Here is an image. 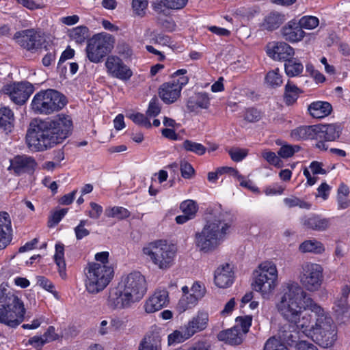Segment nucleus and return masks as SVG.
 Here are the masks:
<instances>
[{"label":"nucleus","mask_w":350,"mask_h":350,"mask_svg":"<svg viewBox=\"0 0 350 350\" xmlns=\"http://www.w3.org/2000/svg\"><path fill=\"white\" fill-rule=\"evenodd\" d=\"M275 308L278 314L291 325L293 331H280V336L290 345L302 334L323 348H329L337 340V328L329 312L316 302L295 281L282 286Z\"/></svg>","instance_id":"obj_1"},{"label":"nucleus","mask_w":350,"mask_h":350,"mask_svg":"<svg viewBox=\"0 0 350 350\" xmlns=\"http://www.w3.org/2000/svg\"><path fill=\"white\" fill-rule=\"evenodd\" d=\"M70 116L59 114L53 120H41L28 131L27 143L33 151H42L62 143L71 133Z\"/></svg>","instance_id":"obj_2"},{"label":"nucleus","mask_w":350,"mask_h":350,"mask_svg":"<svg viewBox=\"0 0 350 350\" xmlns=\"http://www.w3.org/2000/svg\"><path fill=\"white\" fill-rule=\"evenodd\" d=\"M232 223L233 217L227 212L220 211L207 217L202 229L195 234L196 248L203 253L214 251L230 233Z\"/></svg>","instance_id":"obj_3"},{"label":"nucleus","mask_w":350,"mask_h":350,"mask_svg":"<svg viewBox=\"0 0 350 350\" xmlns=\"http://www.w3.org/2000/svg\"><path fill=\"white\" fill-rule=\"evenodd\" d=\"M108 252H98L94 256L95 262L87 264L83 269L84 285L90 294L102 292L113 278L114 270L109 260Z\"/></svg>","instance_id":"obj_4"},{"label":"nucleus","mask_w":350,"mask_h":350,"mask_svg":"<svg viewBox=\"0 0 350 350\" xmlns=\"http://www.w3.org/2000/svg\"><path fill=\"white\" fill-rule=\"evenodd\" d=\"M26 309L22 299L7 283L0 284V323L16 328L25 319Z\"/></svg>","instance_id":"obj_5"},{"label":"nucleus","mask_w":350,"mask_h":350,"mask_svg":"<svg viewBox=\"0 0 350 350\" xmlns=\"http://www.w3.org/2000/svg\"><path fill=\"white\" fill-rule=\"evenodd\" d=\"M177 247L166 239H157L145 244L142 250L146 260L161 271L171 269L176 263Z\"/></svg>","instance_id":"obj_6"},{"label":"nucleus","mask_w":350,"mask_h":350,"mask_svg":"<svg viewBox=\"0 0 350 350\" xmlns=\"http://www.w3.org/2000/svg\"><path fill=\"white\" fill-rule=\"evenodd\" d=\"M252 289L264 299H269L278 286V271L271 260L260 262L252 273Z\"/></svg>","instance_id":"obj_7"},{"label":"nucleus","mask_w":350,"mask_h":350,"mask_svg":"<svg viewBox=\"0 0 350 350\" xmlns=\"http://www.w3.org/2000/svg\"><path fill=\"white\" fill-rule=\"evenodd\" d=\"M66 105L65 96L57 90L48 89L37 92L31 103V109L38 114L50 115Z\"/></svg>","instance_id":"obj_8"},{"label":"nucleus","mask_w":350,"mask_h":350,"mask_svg":"<svg viewBox=\"0 0 350 350\" xmlns=\"http://www.w3.org/2000/svg\"><path fill=\"white\" fill-rule=\"evenodd\" d=\"M115 39L109 33L94 36L86 46L88 59L92 63H99L114 47Z\"/></svg>","instance_id":"obj_9"},{"label":"nucleus","mask_w":350,"mask_h":350,"mask_svg":"<svg viewBox=\"0 0 350 350\" xmlns=\"http://www.w3.org/2000/svg\"><path fill=\"white\" fill-rule=\"evenodd\" d=\"M323 269L321 265L306 262L301 266L299 281L308 291H317L323 283Z\"/></svg>","instance_id":"obj_10"},{"label":"nucleus","mask_w":350,"mask_h":350,"mask_svg":"<svg viewBox=\"0 0 350 350\" xmlns=\"http://www.w3.org/2000/svg\"><path fill=\"white\" fill-rule=\"evenodd\" d=\"M119 287L139 301L147 292L146 278L139 271L131 272L121 279Z\"/></svg>","instance_id":"obj_11"},{"label":"nucleus","mask_w":350,"mask_h":350,"mask_svg":"<svg viewBox=\"0 0 350 350\" xmlns=\"http://www.w3.org/2000/svg\"><path fill=\"white\" fill-rule=\"evenodd\" d=\"M33 90V86L30 83L21 81L4 85L1 92L8 95L14 104L22 105L27 102Z\"/></svg>","instance_id":"obj_12"},{"label":"nucleus","mask_w":350,"mask_h":350,"mask_svg":"<svg viewBox=\"0 0 350 350\" xmlns=\"http://www.w3.org/2000/svg\"><path fill=\"white\" fill-rule=\"evenodd\" d=\"M187 77H181L179 79H172L163 83L159 89V95L166 104L174 103L180 96L183 88L188 83Z\"/></svg>","instance_id":"obj_13"},{"label":"nucleus","mask_w":350,"mask_h":350,"mask_svg":"<svg viewBox=\"0 0 350 350\" xmlns=\"http://www.w3.org/2000/svg\"><path fill=\"white\" fill-rule=\"evenodd\" d=\"M105 66L107 74L121 81H129L133 76V71L126 65L118 55H112L107 57Z\"/></svg>","instance_id":"obj_14"},{"label":"nucleus","mask_w":350,"mask_h":350,"mask_svg":"<svg viewBox=\"0 0 350 350\" xmlns=\"http://www.w3.org/2000/svg\"><path fill=\"white\" fill-rule=\"evenodd\" d=\"M13 39L21 47L29 51H36L42 45L41 36L34 29L17 31Z\"/></svg>","instance_id":"obj_15"},{"label":"nucleus","mask_w":350,"mask_h":350,"mask_svg":"<svg viewBox=\"0 0 350 350\" xmlns=\"http://www.w3.org/2000/svg\"><path fill=\"white\" fill-rule=\"evenodd\" d=\"M138 302L128 293L120 288L119 285L116 288L109 291L107 299V305L113 309H126L132 306L135 303Z\"/></svg>","instance_id":"obj_16"},{"label":"nucleus","mask_w":350,"mask_h":350,"mask_svg":"<svg viewBox=\"0 0 350 350\" xmlns=\"http://www.w3.org/2000/svg\"><path fill=\"white\" fill-rule=\"evenodd\" d=\"M169 303V294L165 289H157L144 301L143 308L147 314L154 313L166 307Z\"/></svg>","instance_id":"obj_17"},{"label":"nucleus","mask_w":350,"mask_h":350,"mask_svg":"<svg viewBox=\"0 0 350 350\" xmlns=\"http://www.w3.org/2000/svg\"><path fill=\"white\" fill-rule=\"evenodd\" d=\"M234 273L232 266L229 263L219 265L214 271V284L219 288H227L232 285Z\"/></svg>","instance_id":"obj_18"},{"label":"nucleus","mask_w":350,"mask_h":350,"mask_svg":"<svg viewBox=\"0 0 350 350\" xmlns=\"http://www.w3.org/2000/svg\"><path fill=\"white\" fill-rule=\"evenodd\" d=\"M209 323V314L206 310L199 309L185 325L193 336L198 332L205 330Z\"/></svg>","instance_id":"obj_19"},{"label":"nucleus","mask_w":350,"mask_h":350,"mask_svg":"<svg viewBox=\"0 0 350 350\" xmlns=\"http://www.w3.org/2000/svg\"><path fill=\"white\" fill-rule=\"evenodd\" d=\"M267 55L275 60H285L293 57L295 51L293 47L284 42H271L267 47Z\"/></svg>","instance_id":"obj_20"},{"label":"nucleus","mask_w":350,"mask_h":350,"mask_svg":"<svg viewBox=\"0 0 350 350\" xmlns=\"http://www.w3.org/2000/svg\"><path fill=\"white\" fill-rule=\"evenodd\" d=\"M281 32L282 37L291 43L300 42L306 36V32L301 29L295 19L288 21L282 28Z\"/></svg>","instance_id":"obj_21"},{"label":"nucleus","mask_w":350,"mask_h":350,"mask_svg":"<svg viewBox=\"0 0 350 350\" xmlns=\"http://www.w3.org/2000/svg\"><path fill=\"white\" fill-rule=\"evenodd\" d=\"M12 240V221L9 214L0 212V250L5 249Z\"/></svg>","instance_id":"obj_22"},{"label":"nucleus","mask_w":350,"mask_h":350,"mask_svg":"<svg viewBox=\"0 0 350 350\" xmlns=\"http://www.w3.org/2000/svg\"><path fill=\"white\" fill-rule=\"evenodd\" d=\"M340 131V126L335 124L316 125V139L333 142L339 137Z\"/></svg>","instance_id":"obj_23"},{"label":"nucleus","mask_w":350,"mask_h":350,"mask_svg":"<svg viewBox=\"0 0 350 350\" xmlns=\"http://www.w3.org/2000/svg\"><path fill=\"white\" fill-rule=\"evenodd\" d=\"M36 161L27 156H17L10 160L8 170L13 171L16 174L32 170L36 167Z\"/></svg>","instance_id":"obj_24"},{"label":"nucleus","mask_w":350,"mask_h":350,"mask_svg":"<svg viewBox=\"0 0 350 350\" xmlns=\"http://www.w3.org/2000/svg\"><path fill=\"white\" fill-rule=\"evenodd\" d=\"M350 293V283L344 284L341 288L342 297L335 304L337 315L344 321L350 319V306L347 304V297Z\"/></svg>","instance_id":"obj_25"},{"label":"nucleus","mask_w":350,"mask_h":350,"mask_svg":"<svg viewBox=\"0 0 350 350\" xmlns=\"http://www.w3.org/2000/svg\"><path fill=\"white\" fill-rule=\"evenodd\" d=\"M303 225L309 229L317 231L326 230L330 226V220L317 215H310L302 218Z\"/></svg>","instance_id":"obj_26"},{"label":"nucleus","mask_w":350,"mask_h":350,"mask_svg":"<svg viewBox=\"0 0 350 350\" xmlns=\"http://www.w3.org/2000/svg\"><path fill=\"white\" fill-rule=\"evenodd\" d=\"M243 333H241L237 327L222 330L217 334L219 340L224 342L230 345H239L242 343L244 339Z\"/></svg>","instance_id":"obj_27"},{"label":"nucleus","mask_w":350,"mask_h":350,"mask_svg":"<svg viewBox=\"0 0 350 350\" xmlns=\"http://www.w3.org/2000/svg\"><path fill=\"white\" fill-rule=\"evenodd\" d=\"M308 111L314 118L321 119L331 113L332 107L328 102L318 100L310 103L308 105Z\"/></svg>","instance_id":"obj_28"},{"label":"nucleus","mask_w":350,"mask_h":350,"mask_svg":"<svg viewBox=\"0 0 350 350\" xmlns=\"http://www.w3.org/2000/svg\"><path fill=\"white\" fill-rule=\"evenodd\" d=\"M181 291L183 295L176 305V310L179 313H183L193 308L199 302L191 295L189 288L187 286H183L181 288Z\"/></svg>","instance_id":"obj_29"},{"label":"nucleus","mask_w":350,"mask_h":350,"mask_svg":"<svg viewBox=\"0 0 350 350\" xmlns=\"http://www.w3.org/2000/svg\"><path fill=\"white\" fill-rule=\"evenodd\" d=\"M161 340L159 332L148 334L140 342L138 350H161Z\"/></svg>","instance_id":"obj_30"},{"label":"nucleus","mask_w":350,"mask_h":350,"mask_svg":"<svg viewBox=\"0 0 350 350\" xmlns=\"http://www.w3.org/2000/svg\"><path fill=\"white\" fill-rule=\"evenodd\" d=\"M322 163L314 161L310 163L308 168H305L303 174L307 179V183L312 186L317 181V178L314 176L317 174H325L326 170L323 167Z\"/></svg>","instance_id":"obj_31"},{"label":"nucleus","mask_w":350,"mask_h":350,"mask_svg":"<svg viewBox=\"0 0 350 350\" xmlns=\"http://www.w3.org/2000/svg\"><path fill=\"white\" fill-rule=\"evenodd\" d=\"M14 115L8 107L0 108V129L6 134L11 133L14 128Z\"/></svg>","instance_id":"obj_32"},{"label":"nucleus","mask_w":350,"mask_h":350,"mask_svg":"<svg viewBox=\"0 0 350 350\" xmlns=\"http://www.w3.org/2000/svg\"><path fill=\"white\" fill-rule=\"evenodd\" d=\"M316 125L301 126L291 131V137L296 141L316 139Z\"/></svg>","instance_id":"obj_33"},{"label":"nucleus","mask_w":350,"mask_h":350,"mask_svg":"<svg viewBox=\"0 0 350 350\" xmlns=\"http://www.w3.org/2000/svg\"><path fill=\"white\" fill-rule=\"evenodd\" d=\"M54 261L57 267L60 277L66 278V265L64 258V245L61 243L55 244V252L53 256Z\"/></svg>","instance_id":"obj_34"},{"label":"nucleus","mask_w":350,"mask_h":350,"mask_svg":"<svg viewBox=\"0 0 350 350\" xmlns=\"http://www.w3.org/2000/svg\"><path fill=\"white\" fill-rule=\"evenodd\" d=\"M210 105V98L208 94L206 92H198L194 96L189 98L187 106L192 110L195 107L201 109H207Z\"/></svg>","instance_id":"obj_35"},{"label":"nucleus","mask_w":350,"mask_h":350,"mask_svg":"<svg viewBox=\"0 0 350 350\" xmlns=\"http://www.w3.org/2000/svg\"><path fill=\"white\" fill-rule=\"evenodd\" d=\"M301 93L302 91L295 84L288 81L284 88V99L285 103L288 105L294 104Z\"/></svg>","instance_id":"obj_36"},{"label":"nucleus","mask_w":350,"mask_h":350,"mask_svg":"<svg viewBox=\"0 0 350 350\" xmlns=\"http://www.w3.org/2000/svg\"><path fill=\"white\" fill-rule=\"evenodd\" d=\"M285 20L284 14L271 12L265 18L262 25L266 29L273 30L278 28Z\"/></svg>","instance_id":"obj_37"},{"label":"nucleus","mask_w":350,"mask_h":350,"mask_svg":"<svg viewBox=\"0 0 350 350\" xmlns=\"http://www.w3.org/2000/svg\"><path fill=\"white\" fill-rule=\"evenodd\" d=\"M284 70L288 77H294L302 73L304 66L299 60L292 57L285 62Z\"/></svg>","instance_id":"obj_38"},{"label":"nucleus","mask_w":350,"mask_h":350,"mask_svg":"<svg viewBox=\"0 0 350 350\" xmlns=\"http://www.w3.org/2000/svg\"><path fill=\"white\" fill-rule=\"evenodd\" d=\"M299 250L302 253L321 254L325 251L322 243L316 239L306 240L299 245Z\"/></svg>","instance_id":"obj_39"},{"label":"nucleus","mask_w":350,"mask_h":350,"mask_svg":"<svg viewBox=\"0 0 350 350\" xmlns=\"http://www.w3.org/2000/svg\"><path fill=\"white\" fill-rule=\"evenodd\" d=\"M192 336L184 325L180 329H176L167 336L168 345L181 343L191 338Z\"/></svg>","instance_id":"obj_40"},{"label":"nucleus","mask_w":350,"mask_h":350,"mask_svg":"<svg viewBox=\"0 0 350 350\" xmlns=\"http://www.w3.org/2000/svg\"><path fill=\"white\" fill-rule=\"evenodd\" d=\"M68 36L77 44L83 43L88 37V29L83 25L68 29Z\"/></svg>","instance_id":"obj_41"},{"label":"nucleus","mask_w":350,"mask_h":350,"mask_svg":"<svg viewBox=\"0 0 350 350\" xmlns=\"http://www.w3.org/2000/svg\"><path fill=\"white\" fill-rule=\"evenodd\" d=\"M105 215L107 217L116 218L119 220L127 219L130 217V211L122 206H109L105 209Z\"/></svg>","instance_id":"obj_42"},{"label":"nucleus","mask_w":350,"mask_h":350,"mask_svg":"<svg viewBox=\"0 0 350 350\" xmlns=\"http://www.w3.org/2000/svg\"><path fill=\"white\" fill-rule=\"evenodd\" d=\"M265 83L271 88L280 87L283 82L282 76L278 68L270 70L265 76Z\"/></svg>","instance_id":"obj_43"},{"label":"nucleus","mask_w":350,"mask_h":350,"mask_svg":"<svg viewBox=\"0 0 350 350\" xmlns=\"http://www.w3.org/2000/svg\"><path fill=\"white\" fill-rule=\"evenodd\" d=\"M183 147L186 151L200 156L203 155L206 151V148L202 144L191 140H185L183 144Z\"/></svg>","instance_id":"obj_44"},{"label":"nucleus","mask_w":350,"mask_h":350,"mask_svg":"<svg viewBox=\"0 0 350 350\" xmlns=\"http://www.w3.org/2000/svg\"><path fill=\"white\" fill-rule=\"evenodd\" d=\"M301 29L312 30L319 25V20L317 17L313 16H302L297 21Z\"/></svg>","instance_id":"obj_45"},{"label":"nucleus","mask_w":350,"mask_h":350,"mask_svg":"<svg viewBox=\"0 0 350 350\" xmlns=\"http://www.w3.org/2000/svg\"><path fill=\"white\" fill-rule=\"evenodd\" d=\"M252 322V317L250 315L238 317L236 318V325L234 327H237V329H239L241 333H243V336H245L250 330Z\"/></svg>","instance_id":"obj_46"},{"label":"nucleus","mask_w":350,"mask_h":350,"mask_svg":"<svg viewBox=\"0 0 350 350\" xmlns=\"http://www.w3.org/2000/svg\"><path fill=\"white\" fill-rule=\"evenodd\" d=\"M180 208L183 213L193 219L196 215L198 206L193 200H187L180 204Z\"/></svg>","instance_id":"obj_47"},{"label":"nucleus","mask_w":350,"mask_h":350,"mask_svg":"<svg viewBox=\"0 0 350 350\" xmlns=\"http://www.w3.org/2000/svg\"><path fill=\"white\" fill-rule=\"evenodd\" d=\"M283 202L284 204L288 208L299 206V208H301L310 209L311 207L310 204L295 196L285 198L283 200Z\"/></svg>","instance_id":"obj_48"},{"label":"nucleus","mask_w":350,"mask_h":350,"mask_svg":"<svg viewBox=\"0 0 350 350\" xmlns=\"http://www.w3.org/2000/svg\"><path fill=\"white\" fill-rule=\"evenodd\" d=\"M261 154L269 164L273 165L278 168H280L283 166L282 161L280 158V157L279 155H276L274 152L264 150Z\"/></svg>","instance_id":"obj_49"},{"label":"nucleus","mask_w":350,"mask_h":350,"mask_svg":"<svg viewBox=\"0 0 350 350\" xmlns=\"http://www.w3.org/2000/svg\"><path fill=\"white\" fill-rule=\"evenodd\" d=\"M116 53L124 60L131 59L133 55L131 47L125 42H120L116 46Z\"/></svg>","instance_id":"obj_50"},{"label":"nucleus","mask_w":350,"mask_h":350,"mask_svg":"<svg viewBox=\"0 0 350 350\" xmlns=\"http://www.w3.org/2000/svg\"><path fill=\"white\" fill-rule=\"evenodd\" d=\"M189 291L194 298L200 301L204 297L206 290L202 283L196 281L192 284L191 286L189 288Z\"/></svg>","instance_id":"obj_51"},{"label":"nucleus","mask_w":350,"mask_h":350,"mask_svg":"<svg viewBox=\"0 0 350 350\" xmlns=\"http://www.w3.org/2000/svg\"><path fill=\"white\" fill-rule=\"evenodd\" d=\"M148 0H133L132 8L135 14L141 17L146 14V11L148 8Z\"/></svg>","instance_id":"obj_52"},{"label":"nucleus","mask_w":350,"mask_h":350,"mask_svg":"<svg viewBox=\"0 0 350 350\" xmlns=\"http://www.w3.org/2000/svg\"><path fill=\"white\" fill-rule=\"evenodd\" d=\"M300 148L297 145L284 144L278 152V155L284 159L292 157L295 152L299 150Z\"/></svg>","instance_id":"obj_53"},{"label":"nucleus","mask_w":350,"mask_h":350,"mask_svg":"<svg viewBox=\"0 0 350 350\" xmlns=\"http://www.w3.org/2000/svg\"><path fill=\"white\" fill-rule=\"evenodd\" d=\"M263 350H288L280 340L275 337L269 338L264 345Z\"/></svg>","instance_id":"obj_54"},{"label":"nucleus","mask_w":350,"mask_h":350,"mask_svg":"<svg viewBox=\"0 0 350 350\" xmlns=\"http://www.w3.org/2000/svg\"><path fill=\"white\" fill-rule=\"evenodd\" d=\"M87 223V220L81 219L79 224L74 228L75 234L77 240H81L90 234V230L85 228Z\"/></svg>","instance_id":"obj_55"},{"label":"nucleus","mask_w":350,"mask_h":350,"mask_svg":"<svg viewBox=\"0 0 350 350\" xmlns=\"http://www.w3.org/2000/svg\"><path fill=\"white\" fill-rule=\"evenodd\" d=\"M187 0H161V4L171 10H179L184 8L187 4Z\"/></svg>","instance_id":"obj_56"},{"label":"nucleus","mask_w":350,"mask_h":350,"mask_svg":"<svg viewBox=\"0 0 350 350\" xmlns=\"http://www.w3.org/2000/svg\"><path fill=\"white\" fill-rule=\"evenodd\" d=\"M129 118L132 120L135 123L144 126L146 128H150L151 123L148 118L144 114L140 113H135L129 115Z\"/></svg>","instance_id":"obj_57"},{"label":"nucleus","mask_w":350,"mask_h":350,"mask_svg":"<svg viewBox=\"0 0 350 350\" xmlns=\"http://www.w3.org/2000/svg\"><path fill=\"white\" fill-rule=\"evenodd\" d=\"M68 208H61L53 212L49 219V226L57 225L68 213Z\"/></svg>","instance_id":"obj_58"},{"label":"nucleus","mask_w":350,"mask_h":350,"mask_svg":"<svg viewBox=\"0 0 350 350\" xmlns=\"http://www.w3.org/2000/svg\"><path fill=\"white\" fill-rule=\"evenodd\" d=\"M228 153L234 161L239 162L242 161L248 154L247 149L243 148H232L228 151Z\"/></svg>","instance_id":"obj_59"},{"label":"nucleus","mask_w":350,"mask_h":350,"mask_svg":"<svg viewBox=\"0 0 350 350\" xmlns=\"http://www.w3.org/2000/svg\"><path fill=\"white\" fill-rule=\"evenodd\" d=\"M180 172L184 178H191L195 173V170L192 165L185 161L180 162Z\"/></svg>","instance_id":"obj_60"},{"label":"nucleus","mask_w":350,"mask_h":350,"mask_svg":"<svg viewBox=\"0 0 350 350\" xmlns=\"http://www.w3.org/2000/svg\"><path fill=\"white\" fill-rule=\"evenodd\" d=\"M161 111V107L157 98H152L149 103V106L146 113L148 116L155 117Z\"/></svg>","instance_id":"obj_61"},{"label":"nucleus","mask_w":350,"mask_h":350,"mask_svg":"<svg viewBox=\"0 0 350 350\" xmlns=\"http://www.w3.org/2000/svg\"><path fill=\"white\" fill-rule=\"evenodd\" d=\"M236 306V301L234 298H231L224 306L220 312V315L224 317H228L232 314Z\"/></svg>","instance_id":"obj_62"},{"label":"nucleus","mask_w":350,"mask_h":350,"mask_svg":"<svg viewBox=\"0 0 350 350\" xmlns=\"http://www.w3.org/2000/svg\"><path fill=\"white\" fill-rule=\"evenodd\" d=\"M175 350H210L208 346L203 341H198L186 347H179Z\"/></svg>","instance_id":"obj_63"},{"label":"nucleus","mask_w":350,"mask_h":350,"mask_svg":"<svg viewBox=\"0 0 350 350\" xmlns=\"http://www.w3.org/2000/svg\"><path fill=\"white\" fill-rule=\"evenodd\" d=\"M296 350H319V348L313 343L300 340L295 344Z\"/></svg>","instance_id":"obj_64"}]
</instances>
